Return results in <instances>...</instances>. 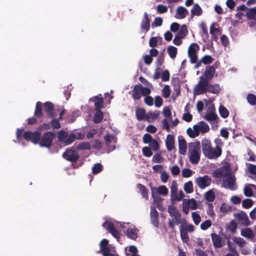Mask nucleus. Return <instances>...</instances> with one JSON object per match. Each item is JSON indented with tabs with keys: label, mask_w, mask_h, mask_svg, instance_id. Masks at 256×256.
<instances>
[{
	"label": "nucleus",
	"mask_w": 256,
	"mask_h": 256,
	"mask_svg": "<svg viewBox=\"0 0 256 256\" xmlns=\"http://www.w3.org/2000/svg\"><path fill=\"white\" fill-rule=\"evenodd\" d=\"M202 148L204 156L209 159H216L222 153V148L216 146L214 148L212 147L210 140L204 138L202 142Z\"/></svg>",
	"instance_id": "obj_1"
},
{
	"label": "nucleus",
	"mask_w": 256,
	"mask_h": 256,
	"mask_svg": "<svg viewBox=\"0 0 256 256\" xmlns=\"http://www.w3.org/2000/svg\"><path fill=\"white\" fill-rule=\"evenodd\" d=\"M168 212L170 216L172 218L168 219V225L170 228L172 230H174L175 225L179 224H185L186 220L184 218H182V215L179 210L174 206H168Z\"/></svg>",
	"instance_id": "obj_2"
},
{
	"label": "nucleus",
	"mask_w": 256,
	"mask_h": 256,
	"mask_svg": "<svg viewBox=\"0 0 256 256\" xmlns=\"http://www.w3.org/2000/svg\"><path fill=\"white\" fill-rule=\"evenodd\" d=\"M200 144L198 141L190 142L188 146L189 160L191 163L196 164L200 160Z\"/></svg>",
	"instance_id": "obj_3"
},
{
	"label": "nucleus",
	"mask_w": 256,
	"mask_h": 256,
	"mask_svg": "<svg viewBox=\"0 0 256 256\" xmlns=\"http://www.w3.org/2000/svg\"><path fill=\"white\" fill-rule=\"evenodd\" d=\"M56 134L54 132H44L40 138L38 144L42 147L50 148L52 146V140L56 137Z\"/></svg>",
	"instance_id": "obj_4"
},
{
	"label": "nucleus",
	"mask_w": 256,
	"mask_h": 256,
	"mask_svg": "<svg viewBox=\"0 0 256 256\" xmlns=\"http://www.w3.org/2000/svg\"><path fill=\"white\" fill-rule=\"evenodd\" d=\"M62 158L67 161L76 162L80 158L78 152L73 147L68 148L62 154Z\"/></svg>",
	"instance_id": "obj_5"
},
{
	"label": "nucleus",
	"mask_w": 256,
	"mask_h": 256,
	"mask_svg": "<svg viewBox=\"0 0 256 256\" xmlns=\"http://www.w3.org/2000/svg\"><path fill=\"white\" fill-rule=\"evenodd\" d=\"M236 177L230 172L226 178L222 180V186L225 188L230 189L231 190H236L238 188L236 184Z\"/></svg>",
	"instance_id": "obj_6"
},
{
	"label": "nucleus",
	"mask_w": 256,
	"mask_h": 256,
	"mask_svg": "<svg viewBox=\"0 0 256 256\" xmlns=\"http://www.w3.org/2000/svg\"><path fill=\"white\" fill-rule=\"evenodd\" d=\"M208 86V81L206 79H204V78L201 76L198 83L194 88V94L200 95L206 93L207 92Z\"/></svg>",
	"instance_id": "obj_7"
},
{
	"label": "nucleus",
	"mask_w": 256,
	"mask_h": 256,
	"mask_svg": "<svg viewBox=\"0 0 256 256\" xmlns=\"http://www.w3.org/2000/svg\"><path fill=\"white\" fill-rule=\"evenodd\" d=\"M23 138L27 141H30L32 143L36 144L39 143L41 134L40 132L36 130L32 132L30 130L24 132Z\"/></svg>",
	"instance_id": "obj_8"
},
{
	"label": "nucleus",
	"mask_w": 256,
	"mask_h": 256,
	"mask_svg": "<svg viewBox=\"0 0 256 256\" xmlns=\"http://www.w3.org/2000/svg\"><path fill=\"white\" fill-rule=\"evenodd\" d=\"M231 172V169L228 166H222L214 170L212 174L214 178H224Z\"/></svg>",
	"instance_id": "obj_9"
},
{
	"label": "nucleus",
	"mask_w": 256,
	"mask_h": 256,
	"mask_svg": "<svg viewBox=\"0 0 256 256\" xmlns=\"http://www.w3.org/2000/svg\"><path fill=\"white\" fill-rule=\"evenodd\" d=\"M199 50V46L196 43L192 44L188 49V56L190 58V62L192 64H195L198 62V55L196 52Z\"/></svg>",
	"instance_id": "obj_10"
},
{
	"label": "nucleus",
	"mask_w": 256,
	"mask_h": 256,
	"mask_svg": "<svg viewBox=\"0 0 256 256\" xmlns=\"http://www.w3.org/2000/svg\"><path fill=\"white\" fill-rule=\"evenodd\" d=\"M129 226L128 228L125 230L126 226H123L124 232L126 236L131 240H136L138 238V230L133 224H127Z\"/></svg>",
	"instance_id": "obj_11"
},
{
	"label": "nucleus",
	"mask_w": 256,
	"mask_h": 256,
	"mask_svg": "<svg viewBox=\"0 0 256 256\" xmlns=\"http://www.w3.org/2000/svg\"><path fill=\"white\" fill-rule=\"evenodd\" d=\"M211 182L212 180L208 175H205L203 176H199L196 180V184L200 189H204L209 186L211 184Z\"/></svg>",
	"instance_id": "obj_12"
},
{
	"label": "nucleus",
	"mask_w": 256,
	"mask_h": 256,
	"mask_svg": "<svg viewBox=\"0 0 256 256\" xmlns=\"http://www.w3.org/2000/svg\"><path fill=\"white\" fill-rule=\"evenodd\" d=\"M234 216L241 224L246 226L250 225V224L246 212L241 211L235 214Z\"/></svg>",
	"instance_id": "obj_13"
},
{
	"label": "nucleus",
	"mask_w": 256,
	"mask_h": 256,
	"mask_svg": "<svg viewBox=\"0 0 256 256\" xmlns=\"http://www.w3.org/2000/svg\"><path fill=\"white\" fill-rule=\"evenodd\" d=\"M44 110L49 118H54L56 116L54 108V104L50 102H47L44 104Z\"/></svg>",
	"instance_id": "obj_14"
},
{
	"label": "nucleus",
	"mask_w": 256,
	"mask_h": 256,
	"mask_svg": "<svg viewBox=\"0 0 256 256\" xmlns=\"http://www.w3.org/2000/svg\"><path fill=\"white\" fill-rule=\"evenodd\" d=\"M150 20L149 18L148 15L146 12L144 14L143 18L140 24V28L142 31L147 32L150 29Z\"/></svg>",
	"instance_id": "obj_15"
},
{
	"label": "nucleus",
	"mask_w": 256,
	"mask_h": 256,
	"mask_svg": "<svg viewBox=\"0 0 256 256\" xmlns=\"http://www.w3.org/2000/svg\"><path fill=\"white\" fill-rule=\"evenodd\" d=\"M90 101L94 102L95 110H100L104 108V99L101 94L90 98Z\"/></svg>",
	"instance_id": "obj_16"
},
{
	"label": "nucleus",
	"mask_w": 256,
	"mask_h": 256,
	"mask_svg": "<svg viewBox=\"0 0 256 256\" xmlns=\"http://www.w3.org/2000/svg\"><path fill=\"white\" fill-rule=\"evenodd\" d=\"M150 217L152 224L158 228L159 226L158 214L154 207L150 208Z\"/></svg>",
	"instance_id": "obj_17"
},
{
	"label": "nucleus",
	"mask_w": 256,
	"mask_h": 256,
	"mask_svg": "<svg viewBox=\"0 0 256 256\" xmlns=\"http://www.w3.org/2000/svg\"><path fill=\"white\" fill-rule=\"evenodd\" d=\"M108 240L107 239H102L100 242V250L103 256L110 252V248L108 246Z\"/></svg>",
	"instance_id": "obj_18"
},
{
	"label": "nucleus",
	"mask_w": 256,
	"mask_h": 256,
	"mask_svg": "<svg viewBox=\"0 0 256 256\" xmlns=\"http://www.w3.org/2000/svg\"><path fill=\"white\" fill-rule=\"evenodd\" d=\"M106 230H108L111 234L118 240L120 238V234L116 228L114 224L112 222H109L106 226Z\"/></svg>",
	"instance_id": "obj_19"
},
{
	"label": "nucleus",
	"mask_w": 256,
	"mask_h": 256,
	"mask_svg": "<svg viewBox=\"0 0 256 256\" xmlns=\"http://www.w3.org/2000/svg\"><path fill=\"white\" fill-rule=\"evenodd\" d=\"M215 72L216 68L214 66H207L204 72L205 78L204 79H206L210 82L213 78Z\"/></svg>",
	"instance_id": "obj_20"
},
{
	"label": "nucleus",
	"mask_w": 256,
	"mask_h": 256,
	"mask_svg": "<svg viewBox=\"0 0 256 256\" xmlns=\"http://www.w3.org/2000/svg\"><path fill=\"white\" fill-rule=\"evenodd\" d=\"M132 96L134 100H138L142 96V88L141 84H137L135 85L132 90Z\"/></svg>",
	"instance_id": "obj_21"
},
{
	"label": "nucleus",
	"mask_w": 256,
	"mask_h": 256,
	"mask_svg": "<svg viewBox=\"0 0 256 256\" xmlns=\"http://www.w3.org/2000/svg\"><path fill=\"white\" fill-rule=\"evenodd\" d=\"M136 116L138 121L146 120V112L144 108H137L136 110Z\"/></svg>",
	"instance_id": "obj_22"
},
{
	"label": "nucleus",
	"mask_w": 256,
	"mask_h": 256,
	"mask_svg": "<svg viewBox=\"0 0 256 256\" xmlns=\"http://www.w3.org/2000/svg\"><path fill=\"white\" fill-rule=\"evenodd\" d=\"M212 240L215 248H220L222 246V238L215 233L211 234Z\"/></svg>",
	"instance_id": "obj_23"
},
{
	"label": "nucleus",
	"mask_w": 256,
	"mask_h": 256,
	"mask_svg": "<svg viewBox=\"0 0 256 256\" xmlns=\"http://www.w3.org/2000/svg\"><path fill=\"white\" fill-rule=\"evenodd\" d=\"M78 134V137L74 133H70L69 134H68L66 139L64 142V144L66 146L70 145L77 139H82V138L80 136V134L79 133Z\"/></svg>",
	"instance_id": "obj_24"
},
{
	"label": "nucleus",
	"mask_w": 256,
	"mask_h": 256,
	"mask_svg": "<svg viewBox=\"0 0 256 256\" xmlns=\"http://www.w3.org/2000/svg\"><path fill=\"white\" fill-rule=\"evenodd\" d=\"M174 136L172 134H168L166 142L167 150L168 151H171L174 148Z\"/></svg>",
	"instance_id": "obj_25"
},
{
	"label": "nucleus",
	"mask_w": 256,
	"mask_h": 256,
	"mask_svg": "<svg viewBox=\"0 0 256 256\" xmlns=\"http://www.w3.org/2000/svg\"><path fill=\"white\" fill-rule=\"evenodd\" d=\"M34 115L37 118H42V104L40 102H38L36 103Z\"/></svg>",
	"instance_id": "obj_26"
},
{
	"label": "nucleus",
	"mask_w": 256,
	"mask_h": 256,
	"mask_svg": "<svg viewBox=\"0 0 256 256\" xmlns=\"http://www.w3.org/2000/svg\"><path fill=\"white\" fill-rule=\"evenodd\" d=\"M221 89L220 86V85L218 84H209L208 86L207 92L213 94H218Z\"/></svg>",
	"instance_id": "obj_27"
},
{
	"label": "nucleus",
	"mask_w": 256,
	"mask_h": 256,
	"mask_svg": "<svg viewBox=\"0 0 256 256\" xmlns=\"http://www.w3.org/2000/svg\"><path fill=\"white\" fill-rule=\"evenodd\" d=\"M179 152L182 154H184L186 152V142L184 138H178Z\"/></svg>",
	"instance_id": "obj_28"
},
{
	"label": "nucleus",
	"mask_w": 256,
	"mask_h": 256,
	"mask_svg": "<svg viewBox=\"0 0 256 256\" xmlns=\"http://www.w3.org/2000/svg\"><path fill=\"white\" fill-rule=\"evenodd\" d=\"M136 188L139 190L142 198L147 200L148 198V190L145 186L141 184H138Z\"/></svg>",
	"instance_id": "obj_29"
},
{
	"label": "nucleus",
	"mask_w": 256,
	"mask_h": 256,
	"mask_svg": "<svg viewBox=\"0 0 256 256\" xmlns=\"http://www.w3.org/2000/svg\"><path fill=\"white\" fill-rule=\"evenodd\" d=\"M160 112L155 110L154 112H148L146 114V120L149 122H152L153 120L157 119L160 116Z\"/></svg>",
	"instance_id": "obj_30"
},
{
	"label": "nucleus",
	"mask_w": 256,
	"mask_h": 256,
	"mask_svg": "<svg viewBox=\"0 0 256 256\" xmlns=\"http://www.w3.org/2000/svg\"><path fill=\"white\" fill-rule=\"evenodd\" d=\"M241 235L247 238L252 239L254 234L252 230L250 228H246L241 231Z\"/></svg>",
	"instance_id": "obj_31"
},
{
	"label": "nucleus",
	"mask_w": 256,
	"mask_h": 256,
	"mask_svg": "<svg viewBox=\"0 0 256 256\" xmlns=\"http://www.w3.org/2000/svg\"><path fill=\"white\" fill-rule=\"evenodd\" d=\"M186 13L188 14L187 10L182 6H179L176 9V14H178V18L182 19L186 18Z\"/></svg>",
	"instance_id": "obj_32"
},
{
	"label": "nucleus",
	"mask_w": 256,
	"mask_h": 256,
	"mask_svg": "<svg viewBox=\"0 0 256 256\" xmlns=\"http://www.w3.org/2000/svg\"><path fill=\"white\" fill-rule=\"evenodd\" d=\"M246 15L248 19L256 20V7L248 8Z\"/></svg>",
	"instance_id": "obj_33"
},
{
	"label": "nucleus",
	"mask_w": 256,
	"mask_h": 256,
	"mask_svg": "<svg viewBox=\"0 0 256 256\" xmlns=\"http://www.w3.org/2000/svg\"><path fill=\"white\" fill-rule=\"evenodd\" d=\"M202 13V10L200 6L198 4H194L193 8L191 10V14L192 16H200Z\"/></svg>",
	"instance_id": "obj_34"
},
{
	"label": "nucleus",
	"mask_w": 256,
	"mask_h": 256,
	"mask_svg": "<svg viewBox=\"0 0 256 256\" xmlns=\"http://www.w3.org/2000/svg\"><path fill=\"white\" fill-rule=\"evenodd\" d=\"M57 134L58 141L64 144V142L68 136V133L64 130H60L58 132Z\"/></svg>",
	"instance_id": "obj_35"
},
{
	"label": "nucleus",
	"mask_w": 256,
	"mask_h": 256,
	"mask_svg": "<svg viewBox=\"0 0 256 256\" xmlns=\"http://www.w3.org/2000/svg\"><path fill=\"white\" fill-rule=\"evenodd\" d=\"M96 112L94 114L93 120L94 123L98 124L102 120L104 114L100 110H96Z\"/></svg>",
	"instance_id": "obj_36"
},
{
	"label": "nucleus",
	"mask_w": 256,
	"mask_h": 256,
	"mask_svg": "<svg viewBox=\"0 0 256 256\" xmlns=\"http://www.w3.org/2000/svg\"><path fill=\"white\" fill-rule=\"evenodd\" d=\"M177 48L174 46H170L168 47L167 52L170 56L172 58H174L177 54Z\"/></svg>",
	"instance_id": "obj_37"
},
{
	"label": "nucleus",
	"mask_w": 256,
	"mask_h": 256,
	"mask_svg": "<svg viewBox=\"0 0 256 256\" xmlns=\"http://www.w3.org/2000/svg\"><path fill=\"white\" fill-rule=\"evenodd\" d=\"M215 198V194L212 190L208 191L204 194V198L208 202H214Z\"/></svg>",
	"instance_id": "obj_38"
},
{
	"label": "nucleus",
	"mask_w": 256,
	"mask_h": 256,
	"mask_svg": "<svg viewBox=\"0 0 256 256\" xmlns=\"http://www.w3.org/2000/svg\"><path fill=\"white\" fill-rule=\"evenodd\" d=\"M188 33V30L187 26H186V25L184 24L181 26L180 30L177 33L176 35L180 37V38H184L186 36Z\"/></svg>",
	"instance_id": "obj_39"
},
{
	"label": "nucleus",
	"mask_w": 256,
	"mask_h": 256,
	"mask_svg": "<svg viewBox=\"0 0 256 256\" xmlns=\"http://www.w3.org/2000/svg\"><path fill=\"white\" fill-rule=\"evenodd\" d=\"M188 232L182 228V225H181L180 226V234L181 239L184 242H187L189 240V237Z\"/></svg>",
	"instance_id": "obj_40"
},
{
	"label": "nucleus",
	"mask_w": 256,
	"mask_h": 256,
	"mask_svg": "<svg viewBox=\"0 0 256 256\" xmlns=\"http://www.w3.org/2000/svg\"><path fill=\"white\" fill-rule=\"evenodd\" d=\"M184 200L187 203L192 210H196L197 208L198 204L196 200L194 198H192L188 200L184 199Z\"/></svg>",
	"instance_id": "obj_41"
},
{
	"label": "nucleus",
	"mask_w": 256,
	"mask_h": 256,
	"mask_svg": "<svg viewBox=\"0 0 256 256\" xmlns=\"http://www.w3.org/2000/svg\"><path fill=\"white\" fill-rule=\"evenodd\" d=\"M184 188L186 194L192 193L194 191L193 184L192 181H188L184 184Z\"/></svg>",
	"instance_id": "obj_42"
},
{
	"label": "nucleus",
	"mask_w": 256,
	"mask_h": 256,
	"mask_svg": "<svg viewBox=\"0 0 256 256\" xmlns=\"http://www.w3.org/2000/svg\"><path fill=\"white\" fill-rule=\"evenodd\" d=\"M217 118V115L213 112H208L204 116V118L208 122L215 120Z\"/></svg>",
	"instance_id": "obj_43"
},
{
	"label": "nucleus",
	"mask_w": 256,
	"mask_h": 256,
	"mask_svg": "<svg viewBox=\"0 0 256 256\" xmlns=\"http://www.w3.org/2000/svg\"><path fill=\"white\" fill-rule=\"evenodd\" d=\"M104 140H105L107 145H109L112 142H116V138L114 136L107 134L104 136Z\"/></svg>",
	"instance_id": "obj_44"
},
{
	"label": "nucleus",
	"mask_w": 256,
	"mask_h": 256,
	"mask_svg": "<svg viewBox=\"0 0 256 256\" xmlns=\"http://www.w3.org/2000/svg\"><path fill=\"white\" fill-rule=\"evenodd\" d=\"M91 146L88 142H82L78 144L76 149L78 150H89L90 149Z\"/></svg>",
	"instance_id": "obj_45"
},
{
	"label": "nucleus",
	"mask_w": 256,
	"mask_h": 256,
	"mask_svg": "<svg viewBox=\"0 0 256 256\" xmlns=\"http://www.w3.org/2000/svg\"><path fill=\"white\" fill-rule=\"evenodd\" d=\"M219 112L220 116L224 118H227L229 116V112L224 106H220L219 107Z\"/></svg>",
	"instance_id": "obj_46"
},
{
	"label": "nucleus",
	"mask_w": 256,
	"mask_h": 256,
	"mask_svg": "<svg viewBox=\"0 0 256 256\" xmlns=\"http://www.w3.org/2000/svg\"><path fill=\"white\" fill-rule=\"evenodd\" d=\"M200 131L202 133H206L209 131L210 128L208 125L204 121H200L199 122Z\"/></svg>",
	"instance_id": "obj_47"
},
{
	"label": "nucleus",
	"mask_w": 256,
	"mask_h": 256,
	"mask_svg": "<svg viewBox=\"0 0 256 256\" xmlns=\"http://www.w3.org/2000/svg\"><path fill=\"white\" fill-rule=\"evenodd\" d=\"M103 170V166L100 163L96 164L92 168V173L94 174H98L101 172Z\"/></svg>",
	"instance_id": "obj_48"
},
{
	"label": "nucleus",
	"mask_w": 256,
	"mask_h": 256,
	"mask_svg": "<svg viewBox=\"0 0 256 256\" xmlns=\"http://www.w3.org/2000/svg\"><path fill=\"white\" fill-rule=\"evenodd\" d=\"M254 202L250 198H246L243 200L242 202V206L245 208H249L253 205Z\"/></svg>",
	"instance_id": "obj_49"
},
{
	"label": "nucleus",
	"mask_w": 256,
	"mask_h": 256,
	"mask_svg": "<svg viewBox=\"0 0 256 256\" xmlns=\"http://www.w3.org/2000/svg\"><path fill=\"white\" fill-rule=\"evenodd\" d=\"M170 86L168 85H165L162 89V95L164 98H168L170 96Z\"/></svg>",
	"instance_id": "obj_50"
},
{
	"label": "nucleus",
	"mask_w": 256,
	"mask_h": 256,
	"mask_svg": "<svg viewBox=\"0 0 256 256\" xmlns=\"http://www.w3.org/2000/svg\"><path fill=\"white\" fill-rule=\"evenodd\" d=\"M192 216L194 224L198 225L201 220V218L200 214L194 212H192Z\"/></svg>",
	"instance_id": "obj_51"
},
{
	"label": "nucleus",
	"mask_w": 256,
	"mask_h": 256,
	"mask_svg": "<svg viewBox=\"0 0 256 256\" xmlns=\"http://www.w3.org/2000/svg\"><path fill=\"white\" fill-rule=\"evenodd\" d=\"M200 28L202 30V36L203 38V40H204V38L207 39L208 38V34L206 30V24L204 22H202L200 24Z\"/></svg>",
	"instance_id": "obj_52"
},
{
	"label": "nucleus",
	"mask_w": 256,
	"mask_h": 256,
	"mask_svg": "<svg viewBox=\"0 0 256 256\" xmlns=\"http://www.w3.org/2000/svg\"><path fill=\"white\" fill-rule=\"evenodd\" d=\"M52 118H53L50 122L52 128L54 130L60 128L61 126L59 122L60 120L58 119L55 118L54 117Z\"/></svg>",
	"instance_id": "obj_53"
},
{
	"label": "nucleus",
	"mask_w": 256,
	"mask_h": 256,
	"mask_svg": "<svg viewBox=\"0 0 256 256\" xmlns=\"http://www.w3.org/2000/svg\"><path fill=\"white\" fill-rule=\"evenodd\" d=\"M247 100L248 102L252 105L254 106L256 104V96L252 94H249L247 96Z\"/></svg>",
	"instance_id": "obj_54"
},
{
	"label": "nucleus",
	"mask_w": 256,
	"mask_h": 256,
	"mask_svg": "<svg viewBox=\"0 0 256 256\" xmlns=\"http://www.w3.org/2000/svg\"><path fill=\"white\" fill-rule=\"evenodd\" d=\"M213 60V58L210 56L205 55L201 59V62L204 64H208L212 62Z\"/></svg>",
	"instance_id": "obj_55"
},
{
	"label": "nucleus",
	"mask_w": 256,
	"mask_h": 256,
	"mask_svg": "<svg viewBox=\"0 0 256 256\" xmlns=\"http://www.w3.org/2000/svg\"><path fill=\"white\" fill-rule=\"evenodd\" d=\"M142 154L146 157H150L152 155V152L148 146H144L142 148Z\"/></svg>",
	"instance_id": "obj_56"
},
{
	"label": "nucleus",
	"mask_w": 256,
	"mask_h": 256,
	"mask_svg": "<svg viewBox=\"0 0 256 256\" xmlns=\"http://www.w3.org/2000/svg\"><path fill=\"white\" fill-rule=\"evenodd\" d=\"M92 146L96 149L99 150L102 148V143L98 140H94L91 141Z\"/></svg>",
	"instance_id": "obj_57"
},
{
	"label": "nucleus",
	"mask_w": 256,
	"mask_h": 256,
	"mask_svg": "<svg viewBox=\"0 0 256 256\" xmlns=\"http://www.w3.org/2000/svg\"><path fill=\"white\" fill-rule=\"evenodd\" d=\"M228 228L232 233H234L237 228V224L234 220H232L230 222Z\"/></svg>",
	"instance_id": "obj_58"
},
{
	"label": "nucleus",
	"mask_w": 256,
	"mask_h": 256,
	"mask_svg": "<svg viewBox=\"0 0 256 256\" xmlns=\"http://www.w3.org/2000/svg\"><path fill=\"white\" fill-rule=\"evenodd\" d=\"M157 192L160 194L166 196L168 194V189L165 186H161L158 188Z\"/></svg>",
	"instance_id": "obj_59"
},
{
	"label": "nucleus",
	"mask_w": 256,
	"mask_h": 256,
	"mask_svg": "<svg viewBox=\"0 0 256 256\" xmlns=\"http://www.w3.org/2000/svg\"><path fill=\"white\" fill-rule=\"evenodd\" d=\"M149 145L154 152H156L160 149L159 144L156 140L154 139L149 144Z\"/></svg>",
	"instance_id": "obj_60"
},
{
	"label": "nucleus",
	"mask_w": 256,
	"mask_h": 256,
	"mask_svg": "<svg viewBox=\"0 0 256 256\" xmlns=\"http://www.w3.org/2000/svg\"><path fill=\"white\" fill-rule=\"evenodd\" d=\"M234 240L240 248L244 247L246 244V241L241 238H235Z\"/></svg>",
	"instance_id": "obj_61"
},
{
	"label": "nucleus",
	"mask_w": 256,
	"mask_h": 256,
	"mask_svg": "<svg viewBox=\"0 0 256 256\" xmlns=\"http://www.w3.org/2000/svg\"><path fill=\"white\" fill-rule=\"evenodd\" d=\"M212 226V222L210 220H206L200 224V228L202 230H206Z\"/></svg>",
	"instance_id": "obj_62"
},
{
	"label": "nucleus",
	"mask_w": 256,
	"mask_h": 256,
	"mask_svg": "<svg viewBox=\"0 0 256 256\" xmlns=\"http://www.w3.org/2000/svg\"><path fill=\"white\" fill-rule=\"evenodd\" d=\"M154 139L152 136L148 134H145L142 138V140L144 144H150Z\"/></svg>",
	"instance_id": "obj_63"
},
{
	"label": "nucleus",
	"mask_w": 256,
	"mask_h": 256,
	"mask_svg": "<svg viewBox=\"0 0 256 256\" xmlns=\"http://www.w3.org/2000/svg\"><path fill=\"white\" fill-rule=\"evenodd\" d=\"M170 77V72L168 70H166L164 71L161 76V78L163 82H167L169 80Z\"/></svg>",
	"instance_id": "obj_64"
}]
</instances>
